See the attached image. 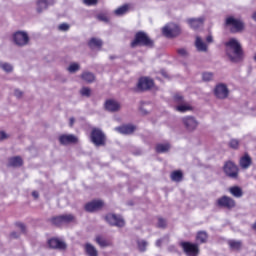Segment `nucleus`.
I'll return each mask as SVG.
<instances>
[{"mask_svg": "<svg viewBox=\"0 0 256 256\" xmlns=\"http://www.w3.org/2000/svg\"><path fill=\"white\" fill-rule=\"evenodd\" d=\"M224 45L226 56L231 63H241L245 59V52L239 40L230 38Z\"/></svg>", "mask_w": 256, "mask_h": 256, "instance_id": "nucleus-1", "label": "nucleus"}, {"mask_svg": "<svg viewBox=\"0 0 256 256\" xmlns=\"http://www.w3.org/2000/svg\"><path fill=\"white\" fill-rule=\"evenodd\" d=\"M130 46L132 49H135V47H148L149 49H153L155 42L144 31H138L134 36V40L130 43Z\"/></svg>", "mask_w": 256, "mask_h": 256, "instance_id": "nucleus-2", "label": "nucleus"}, {"mask_svg": "<svg viewBox=\"0 0 256 256\" xmlns=\"http://www.w3.org/2000/svg\"><path fill=\"white\" fill-rule=\"evenodd\" d=\"M90 141L95 147H105L107 145V136L99 128H93L90 133Z\"/></svg>", "mask_w": 256, "mask_h": 256, "instance_id": "nucleus-3", "label": "nucleus"}, {"mask_svg": "<svg viewBox=\"0 0 256 256\" xmlns=\"http://www.w3.org/2000/svg\"><path fill=\"white\" fill-rule=\"evenodd\" d=\"M180 247L182 248L183 253L186 254V256H199L200 249L199 244L189 242V241H183L180 242Z\"/></svg>", "mask_w": 256, "mask_h": 256, "instance_id": "nucleus-4", "label": "nucleus"}, {"mask_svg": "<svg viewBox=\"0 0 256 256\" xmlns=\"http://www.w3.org/2000/svg\"><path fill=\"white\" fill-rule=\"evenodd\" d=\"M225 25L226 27H232V33H241V31L245 30V22L233 16L226 18Z\"/></svg>", "mask_w": 256, "mask_h": 256, "instance_id": "nucleus-5", "label": "nucleus"}, {"mask_svg": "<svg viewBox=\"0 0 256 256\" xmlns=\"http://www.w3.org/2000/svg\"><path fill=\"white\" fill-rule=\"evenodd\" d=\"M153 85H155V82L153 81V79L149 77H141L139 78L138 83L134 88V91L136 93H143L145 91H149L150 89H153Z\"/></svg>", "mask_w": 256, "mask_h": 256, "instance_id": "nucleus-6", "label": "nucleus"}, {"mask_svg": "<svg viewBox=\"0 0 256 256\" xmlns=\"http://www.w3.org/2000/svg\"><path fill=\"white\" fill-rule=\"evenodd\" d=\"M223 171L229 179H239V167H237V165L232 161L225 162Z\"/></svg>", "mask_w": 256, "mask_h": 256, "instance_id": "nucleus-7", "label": "nucleus"}, {"mask_svg": "<svg viewBox=\"0 0 256 256\" xmlns=\"http://www.w3.org/2000/svg\"><path fill=\"white\" fill-rule=\"evenodd\" d=\"M12 39L18 47H25V45H29V34L25 31H17L13 34Z\"/></svg>", "mask_w": 256, "mask_h": 256, "instance_id": "nucleus-8", "label": "nucleus"}, {"mask_svg": "<svg viewBox=\"0 0 256 256\" xmlns=\"http://www.w3.org/2000/svg\"><path fill=\"white\" fill-rule=\"evenodd\" d=\"M105 219L112 227H125V220L120 215L107 214Z\"/></svg>", "mask_w": 256, "mask_h": 256, "instance_id": "nucleus-9", "label": "nucleus"}, {"mask_svg": "<svg viewBox=\"0 0 256 256\" xmlns=\"http://www.w3.org/2000/svg\"><path fill=\"white\" fill-rule=\"evenodd\" d=\"M162 33L168 38L177 37V35L181 33V28H179L177 24H169L163 27Z\"/></svg>", "mask_w": 256, "mask_h": 256, "instance_id": "nucleus-10", "label": "nucleus"}, {"mask_svg": "<svg viewBox=\"0 0 256 256\" xmlns=\"http://www.w3.org/2000/svg\"><path fill=\"white\" fill-rule=\"evenodd\" d=\"M214 95L217 99H227L229 97V88L226 84H218L214 89Z\"/></svg>", "mask_w": 256, "mask_h": 256, "instance_id": "nucleus-11", "label": "nucleus"}, {"mask_svg": "<svg viewBox=\"0 0 256 256\" xmlns=\"http://www.w3.org/2000/svg\"><path fill=\"white\" fill-rule=\"evenodd\" d=\"M216 205L225 209H233L235 207V200L229 196H222L216 201Z\"/></svg>", "mask_w": 256, "mask_h": 256, "instance_id": "nucleus-12", "label": "nucleus"}, {"mask_svg": "<svg viewBox=\"0 0 256 256\" xmlns=\"http://www.w3.org/2000/svg\"><path fill=\"white\" fill-rule=\"evenodd\" d=\"M103 201L102 200H93L91 202L86 203L84 209L88 213H95V211H99L103 209Z\"/></svg>", "mask_w": 256, "mask_h": 256, "instance_id": "nucleus-13", "label": "nucleus"}, {"mask_svg": "<svg viewBox=\"0 0 256 256\" xmlns=\"http://www.w3.org/2000/svg\"><path fill=\"white\" fill-rule=\"evenodd\" d=\"M59 143L61 145H76L79 143V138L73 134H63L59 137Z\"/></svg>", "mask_w": 256, "mask_h": 256, "instance_id": "nucleus-14", "label": "nucleus"}, {"mask_svg": "<svg viewBox=\"0 0 256 256\" xmlns=\"http://www.w3.org/2000/svg\"><path fill=\"white\" fill-rule=\"evenodd\" d=\"M48 247H50V249H58L59 251H65V249H67V243L59 240L58 238H51L48 240Z\"/></svg>", "mask_w": 256, "mask_h": 256, "instance_id": "nucleus-15", "label": "nucleus"}, {"mask_svg": "<svg viewBox=\"0 0 256 256\" xmlns=\"http://www.w3.org/2000/svg\"><path fill=\"white\" fill-rule=\"evenodd\" d=\"M183 125L186 127L187 131H195L199 123L193 116H186L182 118Z\"/></svg>", "mask_w": 256, "mask_h": 256, "instance_id": "nucleus-16", "label": "nucleus"}, {"mask_svg": "<svg viewBox=\"0 0 256 256\" xmlns=\"http://www.w3.org/2000/svg\"><path fill=\"white\" fill-rule=\"evenodd\" d=\"M135 125H123L115 128V131L120 133L121 135H132V133H135Z\"/></svg>", "mask_w": 256, "mask_h": 256, "instance_id": "nucleus-17", "label": "nucleus"}, {"mask_svg": "<svg viewBox=\"0 0 256 256\" xmlns=\"http://www.w3.org/2000/svg\"><path fill=\"white\" fill-rule=\"evenodd\" d=\"M49 5H55V0H37L36 1V11L37 13H41L45 11Z\"/></svg>", "mask_w": 256, "mask_h": 256, "instance_id": "nucleus-18", "label": "nucleus"}, {"mask_svg": "<svg viewBox=\"0 0 256 256\" xmlns=\"http://www.w3.org/2000/svg\"><path fill=\"white\" fill-rule=\"evenodd\" d=\"M188 25L191 27V29L197 30L199 27H203V24L205 23V18H189L187 20Z\"/></svg>", "mask_w": 256, "mask_h": 256, "instance_id": "nucleus-19", "label": "nucleus"}, {"mask_svg": "<svg viewBox=\"0 0 256 256\" xmlns=\"http://www.w3.org/2000/svg\"><path fill=\"white\" fill-rule=\"evenodd\" d=\"M121 108V105L117 103L115 100H107L105 103L106 111H110L111 113H115Z\"/></svg>", "mask_w": 256, "mask_h": 256, "instance_id": "nucleus-20", "label": "nucleus"}, {"mask_svg": "<svg viewBox=\"0 0 256 256\" xmlns=\"http://www.w3.org/2000/svg\"><path fill=\"white\" fill-rule=\"evenodd\" d=\"M129 9H131V5L124 4L120 7H118L116 10H114V14L117 17H123V15H127V13H129Z\"/></svg>", "mask_w": 256, "mask_h": 256, "instance_id": "nucleus-21", "label": "nucleus"}, {"mask_svg": "<svg viewBox=\"0 0 256 256\" xmlns=\"http://www.w3.org/2000/svg\"><path fill=\"white\" fill-rule=\"evenodd\" d=\"M228 245L232 251H241L243 248V242L241 240H228Z\"/></svg>", "mask_w": 256, "mask_h": 256, "instance_id": "nucleus-22", "label": "nucleus"}, {"mask_svg": "<svg viewBox=\"0 0 256 256\" xmlns=\"http://www.w3.org/2000/svg\"><path fill=\"white\" fill-rule=\"evenodd\" d=\"M90 49H101L103 47V40L99 38H91L88 42Z\"/></svg>", "mask_w": 256, "mask_h": 256, "instance_id": "nucleus-23", "label": "nucleus"}, {"mask_svg": "<svg viewBox=\"0 0 256 256\" xmlns=\"http://www.w3.org/2000/svg\"><path fill=\"white\" fill-rule=\"evenodd\" d=\"M195 47L199 52L206 53L207 51V44H205V42H203V39H201V37L199 36L196 37Z\"/></svg>", "mask_w": 256, "mask_h": 256, "instance_id": "nucleus-24", "label": "nucleus"}, {"mask_svg": "<svg viewBox=\"0 0 256 256\" xmlns=\"http://www.w3.org/2000/svg\"><path fill=\"white\" fill-rule=\"evenodd\" d=\"M85 253L88 256H99V252L97 251V248L93 246L91 243H86L84 246Z\"/></svg>", "mask_w": 256, "mask_h": 256, "instance_id": "nucleus-25", "label": "nucleus"}, {"mask_svg": "<svg viewBox=\"0 0 256 256\" xmlns=\"http://www.w3.org/2000/svg\"><path fill=\"white\" fill-rule=\"evenodd\" d=\"M251 163V156H249V154H245L240 159V167H242V169H249V167H251Z\"/></svg>", "mask_w": 256, "mask_h": 256, "instance_id": "nucleus-26", "label": "nucleus"}, {"mask_svg": "<svg viewBox=\"0 0 256 256\" xmlns=\"http://www.w3.org/2000/svg\"><path fill=\"white\" fill-rule=\"evenodd\" d=\"M171 181L175 183H181L183 181V172L181 170H175L170 175Z\"/></svg>", "mask_w": 256, "mask_h": 256, "instance_id": "nucleus-27", "label": "nucleus"}, {"mask_svg": "<svg viewBox=\"0 0 256 256\" xmlns=\"http://www.w3.org/2000/svg\"><path fill=\"white\" fill-rule=\"evenodd\" d=\"M207 239H209V234H207V231H198L196 234V241L198 243H207Z\"/></svg>", "mask_w": 256, "mask_h": 256, "instance_id": "nucleus-28", "label": "nucleus"}, {"mask_svg": "<svg viewBox=\"0 0 256 256\" xmlns=\"http://www.w3.org/2000/svg\"><path fill=\"white\" fill-rule=\"evenodd\" d=\"M229 191L233 197H236V199H241V197H243V189L239 186L230 187Z\"/></svg>", "mask_w": 256, "mask_h": 256, "instance_id": "nucleus-29", "label": "nucleus"}, {"mask_svg": "<svg viewBox=\"0 0 256 256\" xmlns=\"http://www.w3.org/2000/svg\"><path fill=\"white\" fill-rule=\"evenodd\" d=\"M81 79L86 83H93L95 81V74L89 71H85L81 74Z\"/></svg>", "mask_w": 256, "mask_h": 256, "instance_id": "nucleus-30", "label": "nucleus"}, {"mask_svg": "<svg viewBox=\"0 0 256 256\" xmlns=\"http://www.w3.org/2000/svg\"><path fill=\"white\" fill-rule=\"evenodd\" d=\"M23 165V159L21 156L12 157L9 159V167H21Z\"/></svg>", "mask_w": 256, "mask_h": 256, "instance_id": "nucleus-31", "label": "nucleus"}, {"mask_svg": "<svg viewBox=\"0 0 256 256\" xmlns=\"http://www.w3.org/2000/svg\"><path fill=\"white\" fill-rule=\"evenodd\" d=\"M176 111L179 113H187V111H193V107L184 102L183 104L176 106Z\"/></svg>", "mask_w": 256, "mask_h": 256, "instance_id": "nucleus-32", "label": "nucleus"}, {"mask_svg": "<svg viewBox=\"0 0 256 256\" xmlns=\"http://www.w3.org/2000/svg\"><path fill=\"white\" fill-rule=\"evenodd\" d=\"M62 217V224L67 225L69 223H75V216L73 214H64L61 215Z\"/></svg>", "mask_w": 256, "mask_h": 256, "instance_id": "nucleus-33", "label": "nucleus"}, {"mask_svg": "<svg viewBox=\"0 0 256 256\" xmlns=\"http://www.w3.org/2000/svg\"><path fill=\"white\" fill-rule=\"evenodd\" d=\"M169 149H171V145L169 143L156 145L157 153H167Z\"/></svg>", "mask_w": 256, "mask_h": 256, "instance_id": "nucleus-34", "label": "nucleus"}, {"mask_svg": "<svg viewBox=\"0 0 256 256\" xmlns=\"http://www.w3.org/2000/svg\"><path fill=\"white\" fill-rule=\"evenodd\" d=\"M50 223H52V225H55V227H61V225H63V218L61 215L54 216L50 219Z\"/></svg>", "mask_w": 256, "mask_h": 256, "instance_id": "nucleus-35", "label": "nucleus"}, {"mask_svg": "<svg viewBox=\"0 0 256 256\" xmlns=\"http://www.w3.org/2000/svg\"><path fill=\"white\" fill-rule=\"evenodd\" d=\"M0 69L4 70L5 73H13V65L7 62H0Z\"/></svg>", "mask_w": 256, "mask_h": 256, "instance_id": "nucleus-36", "label": "nucleus"}, {"mask_svg": "<svg viewBox=\"0 0 256 256\" xmlns=\"http://www.w3.org/2000/svg\"><path fill=\"white\" fill-rule=\"evenodd\" d=\"M137 245L140 253H145V251H147V245H149V243L145 240H138Z\"/></svg>", "mask_w": 256, "mask_h": 256, "instance_id": "nucleus-37", "label": "nucleus"}, {"mask_svg": "<svg viewBox=\"0 0 256 256\" xmlns=\"http://www.w3.org/2000/svg\"><path fill=\"white\" fill-rule=\"evenodd\" d=\"M80 70H81V65H79V63H76V62L71 63L67 68V71L70 73H77V71H80Z\"/></svg>", "mask_w": 256, "mask_h": 256, "instance_id": "nucleus-38", "label": "nucleus"}, {"mask_svg": "<svg viewBox=\"0 0 256 256\" xmlns=\"http://www.w3.org/2000/svg\"><path fill=\"white\" fill-rule=\"evenodd\" d=\"M174 99V103H176L177 105H183V103H185V98L183 97V95L177 93L173 96Z\"/></svg>", "mask_w": 256, "mask_h": 256, "instance_id": "nucleus-39", "label": "nucleus"}, {"mask_svg": "<svg viewBox=\"0 0 256 256\" xmlns=\"http://www.w3.org/2000/svg\"><path fill=\"white\" fill-rule=\"evenodd\" d=\"M96 243H98L100 247H109V241L101 236L96 237Z\"/></svg>", "mask_w": 256, "mask_h": 256, "instance_id": "nucleus-40", "label": "nucleus"}, {"mask_svg": "<svg viewBox=\"0 0 256 256\" xmlns=\"http://www.w3.org/2000/svg\"><path fill=\"white\" fill-rule=\"evenodd\" d=\"M157 228L158 229H167V220H165L162 217H159L158 223H157Z\"/></svg>", "mask_w": 256, "mask_h": 256, "instance_id": "nucleus-41", "label": "nucleus"}, {"mask_svg": "<svg viewBox=\"0 0 256 256\" xmlns=\"http://www.w3.org/2000/svg\"><path fill=\"white\" fill-rule=\"evenodd\" d=\"M213 77H214L213 72H204L202 74V79L203 81H206V82L213 81Z\"/></svg>", "mask_w": 256, "mask_h": 256, "instance_id": "nucleus-42", "label": "nucleus"}, {"mask_svg": "<svg viewBox=\"0 0 256 256\" xmlns=\"http://www.w3.org/2000/svg\"><path fill=\"white\" fill-rule=\"evenodd\" d=\"M80 95H82V97H91V89L89 87H83L80 90Z\"/></svg>", "mask_w": 256, "mask_h": 256, "instance_id": "nucleus-43", "label": "nucleus"}, {"mask_svg": "<svg viewBox=\"0 0 256 256\" xmlns=\"http://www.w3.org/2000/svg\"><path fill=\"white\" fill-rule=\"evenodd\" d=\"M239 140L238 139H231L230 142H229V148L230 149H239Z\"/></svg>", "mask_w": 256, "mask_h": 256, "instance_id": "nucleus-44", "label": "nucleus"}, {"mask_svg": "<svg viewBox=\"0 0 256 256\" xmlns=\"http://www.w3.org/2000/svg\"><path fill=\"white\" fill-rule=\"evenodd\" d=\"M98 21H102L103 23H109V17L105 14H98L97 15Z\"/></svg>", "mask_w": 256, "mask_h": 256, "instance_id": "nucleus-45", "label": "nucleus"}, {"mask_svg": "<svg viewBox=\"0 0 256 256\" xmlns=\"http://www.w3.org/2000/svg\"><path fill=\"white\" fill-rule=\"evenodd\" d=\"M178 55H180V57H188L189 53L187 52V50L185 48H180L177 50Z\"/></svg>", "mask_w": 256, "mask_h": 256, "instance_id": "nucleus-46", "label": "nucleus"}, {"mask_svg": "<svg viewBox=\"0 0 256 256\" xmlns=\"http://www.w3.org/2000/svg\"><path fill=\"white\" fill-rule=\"evenodd\" d=\"M70 27H71V26H69V24H67V23H62V24H60V25L58 26V29H59L60 31H69Z\"/></svg>", "mask_w": 256, "mask_h": 256, "instance_id": "nucleus-47", "label": "nucleus"}, {"mask_svg": "<svg viewBox=\"0 0 256 256\" xmlns=\"http://www.w3.org/2000/svg\"><path fill=\"white\" fill-rule=\"evenodd\" d=\"M16 225H17V227H19V229H20V231H22V233H24V234L27 233V226H25V224L19 222Z\"/></svg>", "mask_w": 256, "mask_h": 256, "instance_id": "nucleus-48", "label": "nucleus"}, {"mask_svg": "<svg viewBox=\"0 0 256 256\" xmlns=\"http://www.w3.org/2000/svg\"><path fill=\"white\" fill-rule=\"evenodd\" d=\"M14 95H15V97H17V99H21V97H23V91L16 89L14 91Z\"/></svg>", "mask_w": 256, "mask_h": 256, "instance_id": "nucleus-49", "label": "nucleus"}, {"mask_svg": "<svg viewBox=\"0 0 256 256\" xmlns=\"http://www.w3.org/2000/svg\"><path fill=\"white\" fill-rule=\"evenodd\" d=\"M85 5H97V0H84Z\"/></svg>", "mask_w": 256, "mask_h": 256, "instance_id": "nucleus-50", "label": "nucleus"}, {"mask_svg": "<svg viewBox=\"0 0 256 256\" xmlns=\"http://www.w3.org/2000/svg\"><path fill=\"white\" fill-rule=\"evenodd\" d=\"M169 253H177V247L175 245L168 246Z\"/></svg>", "mask_w": 256, "mask_h": 256, "instance_id": "nucleus-51", "label": "nucleus"}, {"mask_svg": "<svg viewBox=\"0 0 256 256\" xmlns=\"http://www.w3.org/2000/svg\"><path fill=\"white\" fill-rule=\"evenodd\" d=\"M4 139H7V133H5L4 131L0 132V141H3Z\"/></svg>", "mask_w": 256, "mask_h": 256, "instance_id": "nucleus-52", "label": "nucleus"}, {"mask_svg": "<svg viewBox=\"0 0 256 256\" xmlns=\"http://www.w3.org/2000/svg\"><path fill=\"white\" fill-rule=\"evenodd\" d=\"M10 237H11L12 239H19V234H18L17 232H12V233L10 234Z\"/></svg>", "mask_w": 256, "mask_h": 256, "instance_id": "nucleus-53", "label": "nucleus"}, {"mask_svg": "<svg viewBox=\"0 0 256 256\" xmlns=\"http://www.w3.org/2000/svg\"><path fill=\"white\" fill-rule=\"evenodd\" d=\"M32 196H33L34 199H39V192L33 191Z\"/></svg>", "mask_w": 256, "mask_h": 256, "instance_id": "nucleus-54", "label": "nucleus"}, {"mask_svg": "<svg viewBox=\"0 0 256 256\" xmlns=\"http://www.w3.org/2000/svg\"><path fill=\"white\" fill-rule=\"evenodd\" d=\"M162 243H163V240L162 239H158L156 241V247H161Z\"/></svg>", "mask_w": 256, "mask_h": 256, "instance_id": "nucleus-55", "label": "nucleus"}, {"mask_svg": "<svg viewBox=\"0 0 256 256\" xmlns=\"http://www.w3.org/2000/svg\"><path fill=\"white\" fill-rule=\"evenodd\" d=\"M206 41L207 43H213V36H207Z\"/></svg>", "mask_w": 256, "mask_h": 256, "instance_id": "nucleus-56", "label": "nucleus"}, {"mask_svg": "<svg viewBox=\"0 0 256 256\" xmlns=\"http://www.w3.org/2000/svg\"><path fill=\"white\" fill-rule=\"evenodd\" d=\"M140 111L142 113V115H148L149 112L147 110H145V108H140Z\"/></svg>", "mask_w": 256, "mask_h": 256, "instance_id": "nucleus-57", "label": "nucleus"}, {"mask_svg": "<svg viewBox=\"0 0 256 256\" xmlns=\"http://www.w3.org/2000/svg\"><path fill=\"white\" fill-rule=\"evenodd\" d=\"M70 127H73V125H75V118H70V122H69Z\"/></svg>", "mask_w": 256, "mask_h": 256, "instance_id": "nucleus-58", "label": "nucleus"}, {"mask_svg": "<svg viewBox=\"0 0 256 256\" xmlns=\"http://www.w3.org/2000/svg\"><path fill=\"white\" fill-rule=\"evenodd\" d=\"M252 229L253 231H256V221L254 222V224H252Z\"/></svg>", "mask_w": 256, "mask_h": 256, "instance_id": "nucleus-59", "label": "nucleus"}, {"mask_svg": "<svg viewBox=\"0 0 256 256\" xmlns=\"http://www.w3.org/2000/svg\"><path fill=\"white\" fill-rule=\"evenodd\" d=\"M162 75H163L164 77H167V73H165V72H162Z\"/></svg>", "mask_w": 256, "mask_h": 256, "instance_id": "nucleus-60", "label": "nucleus"}, {"mask_svg": "<svg viewBox=\"0 0 256 256\" xmlns=\"http://www.w3.org/2000/svg\"><path fill=\"white\" fill-rule=\"evenodd\" d=\"M110 59H115V57H113V56H110Z\"/></svg>", "mask_w": 256, "mask_h": 256, "instance_id": "nucleus-61", "label": "nucleus"}]
</instances>
